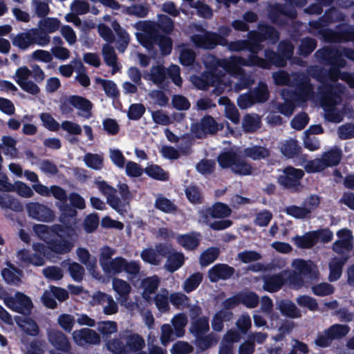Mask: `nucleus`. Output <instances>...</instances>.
<instances>
[{"label": "nucleus", "mask_w": 354, "mask_h": 354, "mask_svg": "<svg viewBox=\"0 0 354 354\" xmlns=\"http://www.w3.org/2000/svg\"><path fill=\"white\" fill-rule=\"evenodd\" d=\"M137 28L142 30L145 34L140 38L141 45L148 50L153 48L158 45L162 55H168L172 50V40L165 35L159 32L158 30L149 21H145L137 24Z\"/></svg>", "instance_id": "nucleus-1"}, {"label": "nucleus", "mask_w": 354, "mask_h": 354, "mask_svg": "<svg viewBox=\"0 0 354 354\" xmlns=\"http://www.w3.org/2000/svg\"><path fill=\"white\" fill-rule=\"evenodd\" d=\"M97 187L101 193L106 196L107 204L118 212H122L125 204L129 203L132 198L129 187L126 183L118 184L121 198L117 195V189L105 180L97 182Z\"/></svg>", "instance_id": "nucleus-2"}, {"label": "nucleus", "mask_w": 354, "mask_h": 354, "mask_svg": "<svg viewBox=\"0 0 354 354\" xmlns=\"http://www.w3.org/2000/svg\"><path fill=\"white\" fill-rule=\"evenodd\" d=\"M342 158V151L339 148L335 147L324 152L321 158L310 160L306 165V170L308 173H317L326 168L337 166Z\"/></svg>", "instance_id": "nucleus-3"}, {"label": "nucleus", "mask_w": 354, "mask_h": 354, "mask_svg": "<svg viewBox=\"0 0 354 354\" xmlns=\"http://www.w3.org/2000/svg\"><path fill=\"white\" fill-rule=\"evenodd\" d=\"M58 207L60 211L59 221L62 224L54 225V230L64 233L68 239H72L76 236V232L71 220L75 219L77 212L67 201L60 203Z\"/></svg>", "instance_id": "nucleus-4"}, {"label": "nucleus", "mask_w": 354, "mask_h": 354, "mask_svg": "<svg viewBox=\"0 0 354 354\" xmlns=\"http://www.w3.org/2000/svg\"><path fill=\"white\" fill-rule=\"evenodd\" d=\"M73 107L84 113L82 115L88 119L91 116L93 104L91 102L80 95H72L69 97H61L59 100V110L63 115H68L73 111Z\"/></svg>", "instance_id": "nucleus-5"}, {"label": "nucleus", "mask_w": 354, "mask_h": 354, "mask_svg": "<svg viewBox=\"0 0 354 354\" xmlns=\"http://www.w3.org/2000/svg\"><path fill=\"white\" fill-rule=\"evenodd\" d=\"M304 174L302 169L288 166L283 169V174L277 177V183L285 189L297 192L301 187V180Z\"/></svg>", "instance_id": "nucleus-6"}, {"label": "nucleus", "mask_w": 354, "mask_h": 354, "mask_svg": "<svg viewBox=\"0 0 354 354\" xmlns=\"http://www.w3.org/2000/svg\"><path fill=\"white\" fill-rule=\"evenodd\" d=\"M349 331L350 327L348 325L335 324L324 330L322 333H318L315 344L320 348L328 347L333 340L345 337Z\"/></svg>", "instance_id": "nucleus-7"}, {"label": "nucleus", "mask_w": 354, "mask_h": 354, "mask_svg": "<svg viewBox=\"0 0 354 354\" xmlns=\"http://www.w3.org/2000/svg\"><path fill=\"white\" fill-rule=\"evenodd\" d=\"M265 59L257 55H250V61L253 66H258L263 69H270L272 66L279 68L285 67L287 65L286 59L278 52L267 48L264 50Z\"/></svg>", "instance_id": "nucleus-8"}, {"label": "nucleus", "mask_w": 354, "mask_h": 354, "mask_svg": "<svg viewBox=\"0 0 354 354\" xmlns=\"http://www.w3.org/2000/svg\"><path fill=\"white\" fill-rule=\"evenodd\" d=\"M3 301L9 309L24 316H29L33 308L31 299L21 292H15L14 296L5 297Z\"/></svg>", "instance_id": "nucleus-9"}, {"label": "nucleus", "mask_w": 354, "mask_h": 354, "mask_svg": "<svg viewBox=\"0 0 354 354\" xmlns=\"http://www.w3.org/2000/svg\"><path fill=\"white\" fill-rule=\"evenodd\" d=\"M257 29V30H250V32L259 52L263 48L262 42L268 40L272 44H276L279 41V32L274 26L265 23H259Z\"/></svg>", "instance_id": "nucleus-10"}, {"label": "nucleus", "mask_w": 354, "mask_h": 354, "mask_svg": "<svg viewBox=\"0 0 354 354\" xmlns=\"http://www.w3.org/2000/svg\"><path fill=\"white\" fill-rule=\"evenodd\" d=\"M203 34H194L190 40L197 48L213 50L217 46L225 44L224 39L216 32L201 28Z\"/></svg>", "instance_id": "nucleus-11"}, {"label": "nucleus", "mask_w": 354, "mask_h": 354, "mask_svg": "<svg viewBox=\"0 0 354 354\" xmlns=\"http://www.w3.org/2000/svg\"><path fill=\"white\" fill-rule=\"evenodd\" d=\"M223 128V125L218 123L212 116L205 115L199 122L192 125V131L196 138L201 139L207 134L214 135Z\"/></svg>", "instance_id": "nucleus-12"}, {"label": "nucleus", "mask_w": 354, "mask_h": 354, "mask_svg": "<svg viewBox=\"0 0 354 354\" xmlns=\"http://www.w3.org/2000/svg\"><path fill=\"white\" fill-rule=\"evenodd\" d=\"M26 208L28 216L39 221L49 223L54 221L55 212L47 205L38 202H30L26 204Z\"/></svg>", "instance_id": "nucleus-13"}, {"label": "nucleus", "mask_w": 354, "mask_h": 354, "mask_svg": "<svg viewBox=\"0 0 354 354\" xmlns=\"http://www.w3.org/2000/svg\"><path fill=\"white\" fill-rule=\"evenodd\" d=\"M281 15L294 19L297 17V12L295 8L289 4L275 3L271 7L268 13L270 21L277 25H285L286 21L281 18Z\"/></svg>", "instance_id": "nucleus-14"}, {"label": "nucleus", "mask_w": 354, "mask_h": 354, "mask_svg": "<svg viewBox=\"0 0 354 354\" xmlns=\"http://www.w3.org/2000/svg\"><path fill=\"white\" fill-rule=\"evenodd\" d=\"M214 59H215V63L212 66H209L212 70L217 67H221L227 73H234L238 71L241 66H253L252 62L250 61V55L247 58L233 56L230 59H216L215 57Z\"/></svg>", "instance_id": "nucleus-15"}, {"label": "nucleus", "mask_w": 354, "mask_h": 354, "mask_svg": "<svg viewBox=\"0 0 354 354\" xmlns=\"http://www.w3.org/2000/svg\"><path fill=\"white\" fill-rule=\"evenodd\" d=\"M315 57L320 64L324 66H331L346 62L338 49L330 46H324L317 50Z\"/></svg>", "instance_id": "nucleus-16"}, {"label": "nucleus", "mask_w": 354, "mask_h": 354, "mask_svg": "<svg viewBox=\"0 0 354 354\" xmlns=\"http://www.w3.org/2000/svg\"><path fill=\"white\" fill-rule=\"evenodd\" d=\"M328 26L320 24L318 21H308V32L325 43L337 44L336 27L331 29Z\"/></svg>", "instance_id": "nucleus-17"}, {"label": "nucleus", "mask_w": 354, "mask_h": 354, "mask_svg": "<svg viewBox=\"0 0 354 354\" xmlns=\"http://www.w3.org/2000/svg\"><path fill=\"white\" fill-rule=\"evenodd\" d=\"M62 237L57 235H52L46 242L48 249L52 252L57 254H65L71 251L74 244L71 241L66 239L68 238L64 233H59Z\"/></svg>", "instance_id": "nucleus-18"}, {"label": "nucleus", "mask_w": 354, "mask_h": 354, "mask_svg": "<svg viewBox=\"0 0 354 354\" xmlns=\"http://www.w3.org/2000/svg\"><path fill=\"white\" fill-rule=\"evenodd\" d=\"M49 343L57 350L61 352H68L71 350V345L68 337L61 330L50 328L46 333Z\"/></svg>", "instance_id": "nucleus-19"}, {"label": "nucleus", "mask_w": 354, "mask_h": 354, "mask_svg": "<svg viewBox=\"0 0 354 354\" xmlns=\"http://www.w3.org/2000/svg\"><path fill=\"white\" fill-rule=\"evenodd\" d=\"M235 273V269L226 263H216L208 270V278L212 283L227 280Z\"/></svg>", "instance_id": "nucleus-20"}, {"label": "nucleus", "mask_w": 354, "mask_h": 354, "mask_svg": "<svg viewBox=\"0 0 354 354\" xmlns=\"http://www.w3.org/2000/svg\"><path fill=\"white\" fill-rule=\"evenodd\" d=\"M313 93V85L309 77L303 75L296 84L295 90L292 93L295 100L300 102H306Z\"/></svg>", "instance_id": "nucleus-21"}, {"label": "nucleus", "mask_w": 354, "mask_h": 354, "mask_svg": "<svg viewBox=\"0 0 354 354\" xmlns=\"http://www.w3.org/2000/svg\"><path fill=\"white\" fill-rule=\"evenodd\" d=\"M74 341L79 345L97 344L100 342L99 335L93 330L84 328L73 333Z\"/></svg>", "instance_id": "nucleus-22"}, {"label": "nucleus", "mask_w": 354, "mask_h": 354, "mask_svg": "<svg viewBox=\"0 0 354 354\" xmlns=\"http://www.w3.org/2000/svg\"><path fill=\"white\" fill-rule=\"evenodd\" d=\"M283 272L271 275H267L263 277V288L268 292H277L280 290L286 283V279Z\"/></svg>", "instance_id": "nucleus-23"}, {"label": "nucleus", "mask_w": 354, "mask_h": 354, "mask_svg": "<svg viewBox=\"0 0 354 354\" xmlns=\"http://www.w3.org/2000/svg\"><path fill=\"white\" fill-rule=\"evenodd\" d=\"M228 48L230 51L239 52L242 50H248L250 55H257L259 52L256 46L250 32H248L247 39H240L227 43Z\"/></svg>", "instance_id": "nucleus-24"}, {"label": "nucleus", "mask_w": 354, "mask_h": 354, "mask_svg": "<svg viewBox=\"0 0 354 354\" xmlns=\"http://www.w3.org/2000/svg\"><path fill=\"white\" fill-rule=\"evenodd\" d=\"M346 20V15L339 9L333 6L325 11L324 15L317 20L309 21H318L320 24L330 26L337 22H343Z\"/></svg>", "instance_id": "nucleus-25"}, {"label": "nucleus", "mask_w": 354, "mask_h": 354, "mask_svg": "<svg viewBox=\"0 0 354 354\" xmlns=\"http://www.w3.org/2000/svg\"><path fill=\"white\" fill-rule=\"evenodd\" d=\"M348 255H343L340 257H334L329 263V280L336 281L342 276L343 266L347 262Z\"/></svg>", "instance_id": "nucleus-26"}, {"label": "nucleus", "mask_w": 354, "mask_h": 354, "mask_svg": "<svg viewBox=\"0 0 354 354\" xmlns=\"http://www.w3.org/2000/svg\"><path fill=\"white\" fill-rule=\"evenodd\" d=\"M293 266L302 277H306L310 279H315L318 276V270L312 262L299 259L293 262Z\"/></svg>", "instance_id": "nucleus-27"}, {"label": "nucleus", "mask_w": 354, "mask_h": 354, "mask_svg": "<svg viewBox=\"0 0 354 354\" xmlns=\"http://www.w3.org/2000/svg\"><path fill=\"white\" fill-rule=\"evenodd\" d=\"M337 44L354 41V25L339 23L336 26Z\"/></svg>", "instance_id": "nucleus-28"}, {"label": "nucleus", "mask_w": 354, "mask_h": 354, "mask_svg": "<svg viewBox=\"0 0 354 354\" xmlns=\"http://www.w3.org/2000/svg\"><path fill=\"white\" fill-rule=\"evenodd\" d=\"M125 354H133L141 351L145 346L144 339L138 334L134 333L124 337Z\"/></svg>", "instance_id": "nucleus-29"}, {"label": "nucleus", "mask_w": 354, "mask_h": 354, "mask_svg": "<svg viewBox=\"0 0 354 354\" xmlns=\"http://www.w3.org/2000/svg\"><path fill=\"white\" fill-rule=\"evenodd\" d=\"M201 234L199 232H192L189 234L180 235L178 239V243L187 250H194L196 249L201 242Z\"/></svg>", "instance_id": "nucleus-30"}, {"label": "nucleus", "mask_w": 354, "mask_h": 354, "mask_svg": "<svg viewBox=\"0 0 354 354\" xmlns=\"http://www.w3.org/2000/svg\"><path fill=\"white\" fill-rule=\"evenodd\" d=\"M243 155L246 158H250L253 160H259L267 158L270 153L268 149L261 145H254L243 149Z\"/></svg>", "instance_id": "nucleus-31"}, {"label": "nucleus", "mask_w": 354, "mask_h": 354, "mask_svg": "<svg viewBox=\"0 0 354 354\" xmlns=\"http://www.w3.org/2000/svg\"><path fill=\"white\" fill-rule=\"evenodd\" d=\"M159 283L160 279L157 275L147 277L143 279L141 282V285L143 287V298L148 300L150 298V295L156 292Z\"/></svg>", "instance_id": "nucleus-32"}, {"label": "nucleus", "mask_w": 354, "mask_h": 354, "mask_svg": "<svg viewBox=\"0 0 354 354\" xmlns=\"http://www.w3.org/2000/svg\"><path fill=\"white\" fill-rule=\"evenodd\" d=\"M206 213L214 218H224L231 214L232 210L227 205L216 202L211 207L207 209Z\"/></svg>", "instance_id": "nucleus-33"}, {"label": "nucleus", "mask_w": 354, "mask_h": 354, "mask_svg": "<svg viewBox=\"0 0 354 354\" xmlns=\"http://www.w3.org/2000/svg\"><path fill=\"white\" fill-rule=\"evenodd\" d=\"M124 262H126L125 258L117 257L109 261L107 264H104L102 269L108 275H116L123 272Z\"/></svg>", "instance_id": "nucleus-34"}, {"label": "nucleus", "mask_w": 354, "mask_h": 354, "mask_svg": "<svg viewBox=\"0 0 354 354\" xmlns=\"http://www.w3.org/2000/svg\"><path fill=\"white\" fill-rule=\"evenodd\" d=\"M154 206L157 209L166 214L175 213L178 210L177 205L162 194L156 197Z\"/></svg>", "instance_id": "nucleus-35"}, {"label": "nucleus", "mask_w": 354, "mask_h": 354, "mask_svg": "<svg viewBox=\"0 0 354 354\" xmlns=\"http://www.w3.org/2000/svg\"><path fill=\"white\" fill-rule=\"evenodd\" d=\"M184 262V254L182 252H174L168 256L165 268L167 271L174 272L183 266Z\"/></svg>", "instance_id": "nucleus-36"}, {"label": "nucleus", "mask_w": 354, "mask_h": 354, "mask_svg": "<svg viewBox=\"0 0 354 354\" xmlns=\"http://www.w3.org/2000/svg\"><path fill=\"white\" fill-rule=\"evenodd\" d=\"M240 304L248 308H254L259 303L258 295L252 291H241L238 292Z\"/></svg>", "instance_id": "nucleus-37"}, {"label": "nucleus", "mask_w": 354, "mask_h": 354, "mask_svg": "<svg viewBox=\"0 0 354 354\" xmlns=\"http://www.w3.org/2000/svg\"><path fill=\"white\" fill-rule=\"evenodd\" d=\"M294 241L295 244L301 249L312 248L317 243L313 231L306 232L302 236H296Z\"/></svg>", "instance_id": "nucleus-38"}, {"label": "nucleus", "mask_w": 354, "mask_h": 354, "mask_svg": "<svg viewBox=\"0 0 354 354\" xmlns=\"http://www.w3.org/2000/svg\"><path fill=\"white\" fill-rule=\"evenodd\" d=\"M238 156L239 155H237L235 151L232 150H227L221 152L218 156L217 162L221 168H230L232 169Z\"/></svg>", "instance_id": "nucleus-39"}, {"label": "nucleus", "mask_w": 354, "mask_h": 354, "mask_svg": "<svg viewBox=\"0 0 354 354\" xmlns=\"http://www.w3.org/2000/svg\"><path fill=\"white\" fill-rule=\"evenodd\" d=\"M95 81L97 84L102 86L104 93L109 97L113 99L119 98L120 91L116 84L113 80L97 77L95 79Z\"/></svg>", "instance_id": "nucleus-40"}, {"label": "nucleus", "mask_w": 354, "mask_h": 354, "mask_svg": "<svg viewBox=\"0 0 354 354\" xmlns=\"http://www.w3.org/2000/svg\"><path fill=\"white\" fill-rule=\"evenodd\" d=\"M145 173L150 178L159 180L167 181L169 179V174L158 165H151L144 169Z\"/></svg>", "instance_id": "nucleus-41"}, {"label": "nucleus", "mask_w": 354, "mask_h": 354, "mask_svg": "<svg viewBox=\"0 0 354 354\" xmlns=\"http://www.w3.org/2000/svg\"><path fill=\"white\" fill-rule=\"evenodd\" d=\"M209 329V319L207 317H201L192 322L190 332L195 337H199L205 335Z\"/></svg>", "instance_id": "nucleus-42"}, {"label": "nucleus", "mask_w": 354, "mask_h": 354, "mask_svg": "<svg viewBox=\"0 0 354 354\" xmlns=\"http://www.w3.org/2000/svg\"><path fill=\"white\" fill-rule=\"evenodd\" d=\"M12 44L20 49L26 50L33 44V38L30 29L26 32L17 34L12 39Z\"/></svg>", "instance_id": "nucleus-43"}, {"label": "nucleus", "mask_w": 354, "mask_h": 354, "mask_svg": "<svg viewBox=\"0 0 354 354\" xmlns=\"http://www.w3.org/2000/svg\"><path fill=\"white\" fill-rule=\"evenodd\" d=\"M250 92L255 104L266 102L270 96L266 84L262 82H259L258 86L253 90H250Z\"/></svg>", "instance_id": "nucleus-44"}, {"label": "nucleus", "mask_w": 354, "mask_h": 354, "mask_svg": "<svg viewBox=\"0 0 354 354\" xmlns=\"http://www.w3.org/2000/svg\"><path fill=\"white\" fill-rule=\"evenodd\" d=\"M33 229L39 237L45 243L52 235H57L60 238L62 237V235L59 234L61 232H57L54 230V225L50 227L44 224H36L34 225Z\"/></svg>", "instance_id": "nucleus-45"}, {"label": "nucleus", "mask_w": 354, "mask_h": 354, "mask_svg": "<svg viewBox=\"0 0 354 354\" xmlns=\"http://www.w3.org/2000/svg\"><path fill=\"white\" fill-rule=\"evenodd\" d=\"M113 290L123 299H127L129 295L131 290L130 284L126 281L114 278L112 281Z\"/></svg>", "instance_id": "nucleus-46"}, {"label": "nucleus", "mask_w": 354, "mask_h": 354, "mask_svg": "<svg viewBox=\"0 0 354 354\" xmlns=\"http://www.w3.org/2000/svg\"><path fill=\"white\" fill-rule=\"evenodd\" d=\"M172 326L176 337H181L185 335V327L187 324V317L183 313H178L171 320Z\"/></svg>", "instance_id": "nucleus-47"}, {"label": "nucleus", "mask_w": 354, "mask_h": 354, "mask_svg": "<svg viewBox=\"0 0 354 354\" xmlns=\"http://www.w3.org/2000/svg\"><path fill=\"white\" fill-rule=\"evenodd\" d=\"M285 212L288 215L297 219L308 218L311 214V209L309 207H299L295 205L286 207Z\"/></svg>", "instance_id": "nucleus-48"}, {"label": "nucleus", "mask_w": 354, "mask_h": 354, "mask_svg": "<svg viewBox=\"0 0 354 354\" xmlns=\"http://www.w3.org/2000/svg\"><path fill=\"white\" fill-rule=\"evenodd\" d=\"M231 170L239 176H249L252 173V167L250 163L239 156Z\"/></svg>", "instance_id": "nucleus-49"}, {"label": "nucleus", "mask_w": 354, "mask_h": 354, "mask_svg": "<svg viewBox=\"0 0 354 354\" xmlns=\"http://www.w3.org/2000/svg\"><path fill=\"white\" fill-rule=\"evenodd\" d=\"M3 146L1 148L5 156H9L11 158L17 157L18 150L16 147L17 141L9 136H4L2 138Z\"/></svg>", "instance_id": "nucleus-50"}, {"label": "nucleus", "mask_w": 354, "mask_h": 354, "mask_svg": "<svg viewBox=\"0 0 354 354\" xmlns=\"http://www.w3.org/2000/svg\"><path fill=\"white\" fill-rule=\"evenodd\" d=\"M170 303L177 309L188 308L190 306V299L183 292H176L169 295Z\"/></svg>", "instance_id": "nucleus-51"}, {"label": "nucleus", "mask_w": 354, "mask_h": 354, "mask_svg": "<svg viewBox=\"0 0 354 354\" xmlns=\"http://www.w3.org/2000/svg\"><path fill=\"white\" fill-rule=\"evenodd\" d=\"M219 255V249L216 247H211L203 251L199 258L201 266L206 267L213 263Z\"/></svg>", "instance_id": "nucleus-52"}, {"label": "nucleus", "mask_w": 354, "mask_h": 354, "mask_svg": "<svg viewBox=\"0 0 354 354\" xmlns=\"http://www.w3.org/2000/svg\"><path fill=\"white\" fill-rule=\"evenodd\" d=\"M317 45V42L315 39L308 37L303 38L299 46V54L304 57H306L315 50Z\"/></svg>", "instance_id": "nucleus-53"}, {"label": "nucleus", "mask_w": 354, "mask_h": 354, "mask_svg": "<svg viewBox=\"0 0 354 354\" xmlns=\"http://www.w3.org/2000/svg\"><path fill=\"white\" fill-rule=\"evenodd\" d=\"M279 309L283 315L290 318H299L301 316L300 310L291 301L281 302Z\"/></svg>", "instance_id": "nucleus-54"}, {"label": "nucleus", "mask_w": 354, "mask_h": 354, "mask_svg": "<svg viewBox=\"0 0 354 354\" xmlns=\"http://www.w3.org/2000/svg\"><path fill=\"white\" fill-rule=\"evenodd\" d=\"M102 54L106 64L113 68V73H115L117 66V55L113 46L109 44H104L102 48Z\"/></svg>", "instance_id": "nucleus-55"}, {"label": "nucleus", "mask_w": 354, "mask_h": 354, "mask_svg": "<svg viewBox=\"0 0 354 354\" xmlns=\"http://www.w3.org/2000/svg\"><path fill=\"white\" fill-rule=\"evenodd\" d=\"M167 77V70L163 65L153 66L151 68L150 80L157 85L162 84Z\"/></svg>", "instance_id": "nucleus-56"}, {"label": "nucleus", "mask_w": 354, "mask_h": 354, "mask_svg": "<svg viewBox=\"0 0 354 354\" xmlns=\"http://www.w3.org/2000/svg\"><path fill=\"white\" fill-rule=\"evenodd\" d=\"M282 153L288 158H293L298 156L301 152V148L297 141L290 139L283 144L281 148Z\"/></svg>", "instance_id": "nucleus-57"}, {"label": "nucleus", "mask_w": 354, "mask_h": 354, "mask_svg": "<svg viewBox=\"0 0 354 354\" xmlns=\"http://www.w3.org/2000/svg\"><path fill=\"white\" fill-rule=\"evenodd\" d=\"M100 218L97 213H92L87 215L83 221V228L84 231L91 234L94 232L98 227Z\"/></svg>", "instance_id": "nucleus-58"}, {"label": "nucleus", "mask_w": 354, "mask_h": 354, "mask_svg": "<svg viewBox=\"0 0 354 354\" xmlns=\"http://www.w3.org/2000/svg\"><path fill=\"white\" fill-rule=\"evenodd\" d=\"M258 118L250 114H246L242 121V127L246 133H253L260 127Z\"/></svg>", "instance_id": "nucleus-59"}, {"label": "nucleus", "mask_w": 354, "mask_h": 354, "mask_svg": "<svg viewBox=\"0 0 354 354\" xmlns=\"http://www.w3.org/2000/svg\"><path fill=\"white\" fill-rule=\"evenodd\" d=\"M146 111L145 106L141 103L131 104L127 111V117L130 120H140Z\"/></svg>", "instance_id": "nucleus-60"}, {"label": "nucleus", "mask_w": 354, "mask_h": 354, "mask_svg": "<svg viewBox=\"0 0 354 354\" xmlns=\"http://www.w3.org/2000/svg\"><path fill=\"white\" fill-rule=\"evenodd\" d=\"M202 274L196 272L188 277L184 283V290L189 293L196 290L202 281Z\"/></svg>", "instance_id": "nucleus-61"}, {"label": "nucleus", "mask_w": 354, "mask_h": 354, "mask_svg": "<svg viewBox=\"0 0 354 354\" xmlns=\"http://www.w3.org/2000/svg\"><path fill=\"white\" fill-rule=\"evenodd\" d=\"M40 119L43 126L50 131H57L61 124L48 113L40 114Z\"/></svg>", "instance_id": "nucleus-62"}, {"label": "nucleus", "mask_w": 354, "mask_h": 354, "mask_svg": "<svg viewBox=\"0 0 354 354\" xmlns=\"http://www.w3.org/2000/svg\"><path fill=\"white\" fill-rule=\"evenodd\" d=\"M196 53L191 48H183L180 52L179 61L184 66H192L196 59Z\"/></svg>", "instance_id": "nucleus-63"}, {"label": "nucleus", "mask_w": 354, "mask_h": 354, "mask_svg": "<svg viewBox=\"0 0 354 354\" xmlns=\"http://www.w3.org/2000/svg\"><path fill=\"white\" fill-rule=\"evenodd\" d=\"M277 51L288 62L291 59L293 56L294 46L290 41L281 40L278 44Z\"/></svg>", "instance_id": "nucleus-64"}]
</instances>
